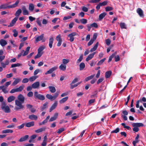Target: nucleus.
Returning <instances> with one entry per match:
<instances>
[{"label": "nucleus", "instance_id": "obj_1", "mask_svg": "<svg viewBox=\"0 0 146 146\" xmlns=\"http://www.w3.org/2000/svg\"><path fill=\"white\" fill-rule=\"evenodd\" d=\"M5 56L2 55L0 56V64L1 66L5 68L6 67L7 65H8L9 63V61L8 59L5 60V62H3V60L5 59Z\"/></svg>", "mask_w": 146, "mask_h": 146}, {"label": "nucleus", "instance_id": "obj_2", "mask_svg": "<svg viewBox=\"0 0 146 146\" xmlns=\"http://www.w3.org/2000/svg\"><path fill=\"white\" fill-rule=\"evenodd\" d=\"M15 105L16 106L15 107V110L17 111L20 109H23L24 108V106L22 104V103L17 100H15Z\"/></svg>", "mask_w": 146, "mask_h": 146}, {"label": "nucleus", "instance_id": "obj_3", "mask_svg": "<svg viewBox=\"0 0 146 146\" xmlns=\"http://www.w3.org/2000/svg\"><path fill=\"white\" fill-rule=\"evenodd\" d=\"M143 124L142 123H133L132 126L134 128L133 129V130L135 132H137L139 130L138 127L143 126Z\"/></svg>", "mask_w": 146, "mask_h": 146}, {"label": "nucleus", "instance_id": "obj_4", "mask_svg": "<svg viewBox=\"0 0 146 146\" xmlns=\"http://www.w3.org/2000/svg\"><path fill=\"white\" fill-rule=\"evenodd\" d=\"M1 108L5 113H9L10 112L9 107L5 102H3L2 103Z\"/></svg>", "mask_w": 146, "mask_h": 146}, {"label": "nucleus", "instance_id": "obj_5", "mask_svg": "<svg viewBox=\"0 0 146 146\" xmlns=\"http://www.w3.org/2000/svg\"><path fill=\"white\" fill-rule=\"evenodd\" d=\"M34 96L35 99L37 98L42 101L44 100L45 98V97L44 95L39 94L37 92H34Z\"/></svg>", "mask_w": 146, "mask_h": 146}, {"label": "nucleus", "instance_id": "obj_6", "mask_svg": "<svg viewBox=\"0 0 146 146\" xmlns=\"http://www.w3.org/2000/svg\"><path fill=\"white\" fill-rule=\"evenodd\" d=\"M44 37V34H42L40 36H38L37 37H35V41L36 42H37L39 41L42 40V42H45V40L44 39H43V38Z\"/></svg>", "mask_w": 146, "mask_h": 146}, {"label": "nucleus", "instance_id": "obj_7", "mask_svg": "<svg viewBox=\"0 0 146 146\" xmlns=\"http://www.w3.org/2000/svg\"><path fill=\"white\" fill-rule=\"evenodd\" d=\"M78 34L76 32H73L69 34L68 35V37L70 38L69 40L71 42H72L74 41V36L77 35Z\"/></svg>", "mask_w": 146, "mask_h": 146}, {"label": "nucleus", "instance_id": "obj_8", "mask_svg": "<svg viewBox=\"0 0 146 146\" xmlns=\"http://www.w3.org/2000/svg\"><path fill=\"white\" fill-rule=\"evenodd\" d=\"M56 39L58 41V43L57 44V46H60L62 42V39L61 38L60 34H59L56 37Z\"/></svg>", "mask_w": 146, "mask_h": 146}, {"label": "nucleus", "instance_id": "obj_9", "mask_svg": "<svg viewBox=\"0 0 146 146\" xmlns=\"http://www.w3.org/2000/svg\"><path fill=\"white\" fill-rule=\"evenodd\" d=\"M58 68V67L57 66H55L53 67H52L49 70L47 71L45 73V75H47L48 74H51L53 72L56 70Z\"/></svg>", "mask_w": 146, "mask_h": 146}, {"label": "nucleus", "instance_id": "obj_10", "mask_svg": "<svg viewBox=\"0 0 146 146\" xmlns=\"http://www.w3.org/2000/svg\"><path fill=\"white\" fill-rule=\"evenodd\" d=\"M136 12L140 17L142 18L144 17V15L143 11L140 8L137 9L136 10Z\"/></svg>", "mask_w": 146, "mask_h": 146}, {"label": "nucleus", "instance_id": "obj_11", "mask_svg": "<svg viewBox=\"0 0 146 146\" xmlns=\"http://www.w3.org/2000/svg\"><path fill=\"white\" fill-rule=\"evenodd\" d=\"M22 9L23 11V14L24 15H29V11L25 6H22Z\"/></svg>", "mask_w": 146, "mask_h": 146}, {"label": "nucleus", "instance_id": "obj_12", "mask_svg": "<svg viewBox=\"0 0 146 146\" xmlns=\"http://www.w3.org/2000/svg\"><path fill=\"white\" fill-rule=\"evenodd\" d=\"M0 90H2V91L4 94H7L9 92L8 90H7V88H6L4 85H2L0 86Z\"/></svg>", "mask_w": 146, "mask_h": 146}, {"label": "nucleus", "instance_id": "obj_13", "mask_svg": "<svg viewBox=\"0 0 146 146\" xmlns=\"http://www.w3.org/2000/svg\"><path fill=\"white\" fill-rule=\"evenodd\" d=\"M18 17H15L10 23V24L8 25V27H13L16 21L18 19Z\"/></svg>", "mask_w": 146, "mask_h": 146}, {"label": "nucleus", "instance_id": "obj_14", "mask_svg": "<svg viewBox=\"0 0 146 146\" xmlns=\"http://www.w3.org/2000/svg\"><path fill=\"white\" fill-rule=\"evenodd\" d=\"M18 100L22 103H23L25 100V98L21 94H19L17 97Z\"/></svg>", "mask_w": 146, "mask_h": 146}, {"label": "nucleus", "instance_id": "obj_15", "mask_svg": "<svg viewBox=\"0 0 146 146\" xmlns=\"http://www.w3.org/2000/svg\"><path fill=\"white\" fill-rule=\"evenodd\" d=\"M57 102H55L52 105L49 109V112H51L53 110H54L56 107L57 105Z\"/></svg>", "mask_w": 146, "mask_h": 146}, {"label": "nucleus", "instance_id": "obj_16", "mask_svg": "<svg viewBox=\"0 0 146 146\" xmlns=\"http://www.w3.org/2000/svg\"><path fill=\"white\" fill-rule=\"evenodd\" d=\"M32 85V88L34 89L38 88L40 85L39 82H35L33 83Z\"/></svg>", "mask_w": 146, "mask_h": 146}, {"label": "nucleus", "instance_id": "obj_17", "mask_svg": "<svg viewBox=\"0 0 146 146\" xmlns=\"http://www.w3.org/2000/svg\"><path fill=\"white\" fill-rule=\"evenodd\" d=\"M13 79L15 80L12 84V85L15 86L17 84L21 81V79L19 78H13Z\"/></svg>", "mask_w": 146, "mask_h": 146}, {"label": "nucleus", "instance_id": "obj_18", "mask_svg": "<svg viewBox=\"0 0 146 146\" xmlns=\"http://www.w3.org/2000/svg\"><path fill=\"white\" fill-rule=\"evenodd\" d=\"M19 2V0H17L14 4L12 5H9V8H11L16 7L18 6Z\"/></svg>", "mask_w": 146, "mask_h": 146}, {"label": "nucleus", "instance_id": "obj_19", "mask_svg": "<svg viewBox=\"0 0 146 146\" xmlns=\"http://www.w3.org/2000/svg\"><path fill=\"white\" fill-rule=\"evenodd\" d=\"M29 118L32 120H36L38 119L37 116L34 114L30 115L29 116Z\"/></svg>", "mask_w": 146, "mask_h": 146}, {"label": "nucleus", "instance_id": "obj_20", "mask_svg": "<svg viewBox=\"0 0 146 146\" xmlns=\"http://www.w3.org/2000/svg\"><path fill=\"white\" fill-rule=\"evenodd\" d=\"M47 104L48 103L47 102H46L43 104L42 106L40 107V110L41 111L45 110L46 108H48V106H47Z\"/></svg>", "mask_w": 146, "mask_h": 146}, {"label": "nucleus", "instance_id": "obj_21", "mask_svg": "<svg viewBox=\"0 0 146 146\" xmlns=\"http://www.w3.org/2000/svg\"><path fill=\"white\" fill-rule=\"evenodd\" d=\"M54 39L52 37H50L49 39V46L50 48L52 47V44L53 43Z\"/></svg>", "mask_w": 146, "mask_h": 146}, {"label": "nucleus", "instance_id": "obj_22", "mask_svg": "<svg viewBox=\"0 0 146 146\" xmlns=\"http://www.w3.org/2000/svg\"><path fill=\"white\" fill-rule=\"evenodd\" d=\"M7 44V42L3 39H1L0 40V44L2 46L4 47Z\"/></svg>", "mask_w": 146, "mask_h": 146}, {"label": "nucleus", "instance_id": "obj_23", "mask_svg": "<svg viewBox=\"0 0 146 146\" xmlns=\"http://www.w3.org/2000/svg\"><path fill=\"white\" fill-rule=\"evenodd\" d=\"M13 132V131L11 129H7L6 130H3L2 131V133H12Z\"/></svg>", "mask_w": 146, "mask_h": 146}, {"label": "nucleus", "instance_id": "obj_24", "mask_svg": "<svg viewBox=\"0 0 146 146\" xmlns=\"http://www.w3.org/2000/svg\"><path fill=\"white\" fill-rule=\"evenodd\" d=\"M66 65L62 64L59 66V69L61 70L65 71L66 70Z\"/></svg>", "mask_w": 146, "mask_h": 146}, {"label": "nucleus", "instance_id": "obj_25", "mask_svg": "<svg viewBox=\"0 0 146 146\" xmlns=\"http://www.w3.org/2000/svg\"><path fill=\"white\" fill-rule=\"evenodd\" d=\"M15 98V97L14 96H11L7 98V101L8 102H11L14 100Z\"/></svg>", "mask_w": 146, "mask_h": 146}, {"label": "nucleus", "instance_id": "obj_26", "mask_svg": "<svg viewBox=\"0 0 146 146\" xmlns=\"http://www.w3.org/2000/svg\"><path fill=\"white\" fill-rule=\"evenodd\" d=\"M35 8L34 5L32 3H30L29 4V9L30 11H33Z\"/></svg>", "mask_w": 146, "mask_h": 146}, {"label": "nucleus", "instance_id": "obj_27", "mask_svg": "<svg viewBox=\"0 0 146 146\" xmlns=\"http://www.w3.org/2000/svg\"><path fill=\"white\" fill-rule=\"evenodd\" d=\"M34 125V122L33 121H31L25 124V126L28 127H29L32 126H33Z\"/></svg>", "mask_w": 146, "mask_h": 146}, {"label": "nucleus", "instance_id": "obj_28", "mask_svg": "<svg viewBox=\"0 0 146 146\" xmlns=\"http://www.w3.org/2000/svg\"><path fill=\"white\" fill-rule=\"evenodd\" d=\"M99 43L98 42H96V44L94 46V47L92 48L90 50V52H93L95 51L97 49V48L98 47V45Z\"/></svg>", "mask_w": 146, "mask_h": 146}, {"label": "nucleus", "instance_id": "obj_29", "mask_svg": "<svg viewBox=\"0 0 146 146\" xmlns=\"http://www.w3.org/2000/svg\"><path fill=\"white\" fill-rule=\"evenodd\" d=\"M46 129L45 127H42L40 129H39L37 130H35V132L36 133H40L42 132L43 131H45Z\"/></svg>", "mask_w": 146, "mask_h": 146}, {"label": "nucleus", "instance_id": "obj_30", "mask_svg": "<svg viewBox=\"0 0 146 146\" xmlns=\"http://www.w3.org/2000/svg\"><path fill=\"white\" fill-rule=\"evenodd\" d=\"M29 137L28 135H27L21 138L19 140V142H23L27 140Z\"/></svg>", "mask_w": 146, "mask_h": 146}, {"label": "nucleus", "instance_id": "obj_31", "mask_svg": "<svg viewBox=\"0 0 146 146\" xmlns=\"http://www.w3.org/2000/svg\"><path fill=\"white\" fill-rule=\"evenodd\" d=\"M111 71L110 70L106 72L105 73V76L106 78H109L111 74Z\"/></svg>", "mask_w": 146, "mask_h": 146}, {"label": "nucleus", "instance_id": "obj_32", "mask_svg": "<svg viewBox=\"0 0 146 146\" xmlns=\"http://www.w3.org/2000/svg\"><path fill=\"white\" fill-rule=\"evenodd\" d=\"M106 14L105 13H103L101 14L99 16V19L101 20L106 15Z\"/></svg>", "mask_w": 146, "mask_h": 146}, {"label": "nucleus", "instance_id": "obj_33", "mask_svg": "<svg viewBox=\"0 0 146 146\" xmlns=\"http://www.w3.org/2000/svg\"><path fill=\"white\" fill-rule=\"evenodd\" d=\"M48 88L50 91L52 93H54L56 91L55 88L54 86H49Z\"/></svg>", "mask_w": 146, "mask_h": 146}, {"label": "nucleus", "instance_id": "obj_34", "mask_svg": "<svg viewBox=\"0 0 146 146\" xmlns=\"http://www.w3.org/2000/svg\"><path fill=\"white\" fill-rule=\"evenodd\" d=\"M9 5H8L7 4H4L0 6V9H6L7 8L10 9L9 7Z\"/></svg>", "mask_w": 146, "mask_h": 146}, {"label": "nucleus", "instance_id": "obj_35", "mask_svg": "<svg viewBox=\"0 0 146 146\" xmlns=\"http://www.w3.org/2000/svg\"><path fill=\"white\" fill-rule=\"evenodd\" d=\"M81 83V82H78L76 84L74 85H73V84H71V83L70 84V88L71 89H72L74 88L77 87L78 85L80 84Z\"/></svg>", "mask_w": 146, "mask_h": 146}, {"label": "nucleus", "instance_id": "obj_36", "mask_svg": "<svg viewBox=\"0 0 146 146\" xmlns=\"http://www.w3.org/2000/svg\"><path fill=\"white\" fill-rule=\"evenodd\" d=\"M80 66V70H83L85 67V64L83 62H81L80 63L79 65Z\"/></svg>", "mask_w": 146, "mask_h": 146}, {"label": "nucleus", "instance_id": "obj_37", "mask_svg": "<svg viewBox=\"0 0 146 146\" xmlns=\"http://www.w3.org/2000/svg\"><path fill=\"white\" fill-rule=\"evenodd\" d=\"M69 62L70 60L68 59H66L64 58L62 59V64H64L65 65H66V64Z\"/></svg>", "mask_w": 146, "mask_h": 146}, {"label": "nucleus", "instance_id": "obj_38", "mask_svg": "<svg viewBox=\"0 0 146 146\" xmlns=\"http://www.w3.org/2000/svg\"><path fill=\"white\" fill-rule=\"evenodd\" d=\"M68 97H65L62 99L61 100L59 101V102L60 104L63 103L65 102L68 100Z\"/></svg>", "mask_w": 146, "mask_h": 146}, {"label": "nucleus", "instance_id": "obj_39", "mask_svg": "<svg viewBox=\"0 0 146 146\" xmlns=\"http://www.w3.org/2000/svg\"><path fill=\"white\" fill-rule=\"evenodd\" d=\"M95 76V74H93L91 75L90 76H88L85 79V80L86 81H87L88 80L92 79Z\"/></svg>", "mask_w": 146, "mask_h": 146}, {"label": "nucleus", "instance_id": "obj_40", "mask_svg": "<svg viewBox=\"0 0 146 146\" xmlns=\"http://www.w3.org/2000/svg\"><path fill=\"white\" fill-rule=\"evenodd\" d=\"M22 12V11L21 9H18L15 14V16L18 17L21 14Z\"/></svg>", "mask_w": 146, "mask_h": 146}, {"label": "nucleus", "instance_id": "obj_41", "mask_svg": "<svg viewBox=\"0 0 146 146\" xmlns=\"http://www.w3.org/2000/svg\"><path fill=\"white\" fill-rule=\"evenodd\" d=\"M38 77L37 76H33L30 77L29 78V80L30 82H33Z\"/></svg>", "mask_w": 146, "mask_h": 146}, {"label": "nucleus", "instance_id": "obj_42", "mask_svg": "<svg viewBox=\"0 0 146 146\" xmlns=\"http://www.w3.org/2000/svg\"><path fill=\"white\" fill-rule=\"evenodd\" d=\"M46 97L49 100H54L53 96H52L51 95L47 94L46 95Z\"/></svg>", "mask_w": 146, "mask_h": 146}, {"label": "nucleus", "instance_id": "obj_43", "mask_svg": "<svg viewBox=\"0 0 146 146\" xmlns=\"http://www.w3.org/2000/svg\"><path fill=\"white\" fill-rule=\"evenodd\" d=\"M45 48V46H40L38 49V52H42V51Z\"/></svg>", "mask_w": 146, "mask_h": 146}, {"label": "nucleus", "instance_id": "obj_44", "mask_svg": "<svg viewBox=\"0 0 146 146\" xmlns=\"http://www.w3.org/2000/svg\"><path fill=\"white\" fill-rule=\"evenodd\" d=\"M106 58H104L100 60L98 62V63L97 64V65L98 66H99L101 65L104 62V61L106 60Z\"/></svg>", "mask_w": 146, "mask_h": 146}, {"label": "nucleus", "instance_id": "obj_45", "mask_svg": "<svg viewBox=\"0 0 146 146\" xmlns=\"http://www.w3.org/2000/svg\"><path fill=\"white\" fill-rule=\"evenodd\" d=\"M24 88V86L23 85H21L18 88H16L17 91L18 92H21Z\"/></svg>", "mask_w": 146, "mask_h": 146}, {"label": "nucleus", "instance_id": "obj_46", "mask_svg": "<svg viewBox=\"0 0 146 146\" xmlns=\"http://www.w3.org/2000/svg\"><path fill=\"white\" fill-rule=\"evenodd\" d=\"M43 52H38V54H37V55H36L35 56V58L36 59L40 57L41 56Z\"/></svg>", "mask_w": 146, "mask_h": 146}, {"label": "nucleus", "instance_id": "obj_47", "mask_svg": "<svg viewBox=\"0 0 146 146\" xmlns=\"http://www.w3.org/2000/svg\"><path fill=\"white\" fill-rule=\"evenodd\" d=\"M80 23L83 24H86L87 22V19H82L80 20Z\"/></svg>", "mask_w": 146, "mask_h": 146}, {"label": "nucleus", "instance_id": "obj_48", "mask_svg": "<svg viewBox=\"0 0 146 146\" xmlns=\"http://www.w3.org/2000/svg\"><path fill=\"white\" fill-rule=\"evenodd\" d=\"M120 26L121 28V29H126V25L124 23H121L120 24Z\"/></svg>", "mask_w": 146, "mask_h": 146}, {"label": "nucleus", "instance_id": "obj_49", "mask_svg": "<svg viewBox=\"0 0 146 146\" xmlns=\"http://www.w3.org/2000/svg\"><path fill=\"white\" fill-rule=\"evenodd\" d=\"M93 56L91 54L89 55L88 57L86 58V61H88L91 60L93 57Z\"/></svg>", "mask_w": 146, "mask_h": 146}, {"label": "nucleus", "instance_id": "obj_50", "mask_svg": "<svg viewBox=\"0 0 146 146\" xmlns=\"http://www.w3.org/2000/svg\"><path fill=\"white\" fill-rule=\"evenodd\" d=\"M83 56L82 54L80 56L79 58L77 60L76 62V64H78L80 62L82 61L83 59Z\"/></svg>", "mask_w": 146, "mask_h": 146}, {"label": "nucleus", "instance_id": "obj_51", "mask_svg": "<svg viewBox=\"0 0 146 146\" xmlns=\"http://www.w3.org/2000/svg\"><path fill=\"white\" fill-rule=\"evenodd\" d=\"M115 53H114L111 56L109 57V60H108V62H111L112 60V58L114 57L115 54Z\"/></svg>", "mask_w": 146, "mask_h": 146}, {"label": "nucleus", "instance_id": "obj_52", "mask_svg": "<svg viewBox=\"0 0 146 146\" xmlns=\"http://www.w3.org/2000/svg\"><path fill=\"white\" fill-rule=\"evenodd\" d=\"M15 124L13 123H12L10 125L7 126L6 127L8 128H13V127H15Z\"/></svg>", "mask_w": 146, "mask_h": 146}, {"label": "nucleus", "instance_id": "obj_53", "mask_svg": "<svg viewBox=\"0 0 146 146\" xmlns=\"http://www.w3.org/2000/svg\"><path fill=\"white\" fill-rule=\"evenodd\" d=\"M13 32L14 33V34H13V36L15 37H17L18 35V34L17 31L16 30V29H14L13 30Z\"/></svg>", "mask_w": 146, "mask_h": 146}, {"label": "nucleus", "instance_id": "obj_54", "mask_svg": "<svg viewBox=\"0 0 146 146\" xmlns=\"http://www.w3.org/2000/svg\"><path fill=\"white\" fill-rule=\"evenodd\" d=\"M119 128L118 127L117 128L115 129V130H113L111 132V133H117L118 132H119Z\"/></svg>", "mask_w": 146, "mask_h": 146}, {"label": "nucleus", "instance_id": "obj_55", "mask_svg": "<svg viewBox=\"0 0 146 146\" xmlns=\"http://www.w3.org/2000/svg\"><path fill=\"white\" fill-rule=\"evenodd\" d=\"M105 9L106 11H108L112 10L113 9V8L111 7L108 6L106 7Z\"/></svg>", "mask_w": 146, "mask_h": 146}, {"label": "nucleus", "instance_id": "obj_56", "mask_svg": "<svg viewBox=\"0 0 146 146\" xmlns=\"http://www.w3.org/2000/svg\"><path fill=\"white\" fill-rule=\"evenodd\" d=\"M94 41L92 39H91L90 41L88 43L87 45L89 46L91 45L94 42Z\"/></svg>", "mask_w": 146, "mask_h": 146}, {"label": "nucleus", "instance_id": "obj_57", "mask_svg": "<svg viewBox=\"0 0 146 146\" xmlns=\"http://www.w3.org/2000/svg\"><path fill=\"white\" fill-rule=\"evenodd\" d=\"M39 18H38L37 19L36 22L37 24H38V25L40 26H41L42 25L41 23V21L39 20Z\"/></svg>", "mask_w": 146, "mask_h": 146}, {"label": "nucleus", "instance_id": "obj_58", "mask_svg": "<svg viewBox=\"0 0 146 146\" xmlns=\"http://www.w3.org/2000/svg\"><path fill=\"white\" fill-rule=\"evenodd\" d=\"M64 129L63 128H61L58 130V131H57V133L59 134L62 131H64Z\"/></svg>", "mask_w": 146, "mask_h": 146}, {"label": "nucleus", "instance_id": "obj_59", "mask_svg": "<svg viewBox=\"0 0 146 146\" xmlns=\"http://www.w3.org/2000/svg\"><path fill=\"white\" fill-rule=\"evenodd\" d=\"M59 93V92H57L54 94V95L53 96L54 100L58 97Z\"/></svg>", "mask_w": 146, "mask_h": 146}, {"label": "nucleus", "instance_id": "obj_60", "mask_svg": "<svg viewBox=\"0 0 146 146\" xmlns=\"http://www.w3.org/2000/svg\"><path fill=\"white\" fill-rule=\"evenodd\" d=\"M108 3V2L106 1H104L102 3H100L101 6H105Z\"/></svg>", "mask_w": 146, "mask_h": 146}, {"label": "nucleus", "instance_id": "obj_61", "mask_svg": "<svg viewBox=\"0 0 146 146\" xmlns=\"http://www.w3.org/2000/svg\"><path fill=\"white\" fill-rule=\"evenodd\" d=\"M78 81V79L77 78H76L74 80H73L72 82H71V84H73L77 82Z\"/></svg>", "mask_w": 146, "mask_h": 146}, {"label": "nucleus", "instance_id": "obj_62", "mask_svg": "<svg viewBox=\"0 0 146 146\" xmlns=\"http://www.w3.org/2000/svg\"><path fill=\"white\" fill-rule=\"evenodd\" d=\"M104 79L103 78H99L98 80L97 83L98 84H99V83L102 82L103 80H104Z\"/></svg>", "mask_w": 146, "mask_h": 146}, {"label": "nucleus", "instance_id": "obj_63", "mask_svg": "<svg viewBox=\"0 0 146 146\" xmlns=\"http://www.w3.org/2000/svg\"><path fill=\"white\" fill-rule=\"evenodd\" d=\"M11 81H9V82H6L5 85H4V86L6 87V88H7L8 86L9 85H10L11 84Z\"/></svg>", "mask_w": 146, "mask_h": 146}, {"label": "nucleus", "instance_id": "obj_64", "mask_svg": "<svg viewBox=\"0 0 146 146\" xmlns=\"http://www.w3.org/2000/svg\"><path fill=\"white\" fill-rule=\"evenodd\" d=\"M82 10L85 12H86L88 11V9L85 6H83L82 7Z\"/></svg>", "mask_w": 146, "mask_h": 146}]
</instances>
